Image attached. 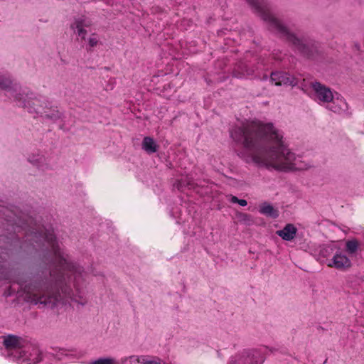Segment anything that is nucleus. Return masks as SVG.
<instances>
[{
	"label": "nucleus",
	"instance_id": "2eb2a0df",
	"mask_svg": "<svg viewBox=\"0 0 364 364\" xmlns=\"http://www.w3.org/2000/svg\"><path fill=\"white\" fill-rule=\"evenodd\" d=\"M346 251L349 256H353L356 254L358 250V242L355 240H348L346 243Z\"/></svg>",
	"mask_w": 364,
	"mask_h": 364
},
{
	"label": "nucleus",
	"instance_id": "6e6552de",
	"mask_svg": "<svg viewBox=\"0 0 364 364\" xmlns=\"http://www.w3.org/2000/svg\"><path fill=\"white\" fill-rule=\"evenodd\" d=\"M348 104L341 95L335 92L333 100L327 105L326 108L336 113H343L348 110Z\"/></svg>",
	"mask_w": 364,
	"mask_h": 364
},
{
	"label": "nucleus",
	"instance_id": "423d86ee",
	"mask_svg": "<svg viewBox=\"0 0 364 364\" xmlns=\"http://www.w3.org/2000/svg\"><path fill=\"white\" fill-rule=\"evenodd\" d=\"M327 266L338 270H347L352 266L351 259L341 250H337L331 259L327 262Z\"/></svg>",
	"mask_w": 364,
	"mask_h": 364
},
{
	"label": "nucleus",
	"instance_id": "aec40b11",
	"mask_svg": "<svg viewBox=\"0 0 364 364\" xmlns=\"http://www.w3.org/2000/svg\"><path fill=\"white\" fill-rule=\"evenodd\" d=\"M240 220L245 224H250L252 222L251 216L246 213L240 214Z\"/></svg>",
	"mask_w": 364,
	"mask_h": 364
},
{
	"label": "nucleus",
	"instance_id": "0eeeda50",
	"mask_svg": "<svg viewBox=\"0 0 364 364\" xmlns=\"http://www.w3.org/2000/svg\"><path fill=\"white\" fill-rule=\"evenodd\" d=\"M271 80L275 85L294 86L297 84V80L294 77L288 73L282 72L272 73L271 75Z\"/></svg>",
	"mask_w": 364,
	"mask_h": 364
},
{
	"label": "nucleus",
	"instance_id": "f03ea898",
	"mask_svg": "<svg viewBox=\"0 0 364 364\" xmlns=\"http://www.w3.org/2000/svg\"><path fill=\"white\" fill-rule=\"evenodd\" d=\"M265 356L260 349H243L232 355L228 364H262Z\"/></svg>",
	"mask_w": 364,
	"mask_h": 364
},
{
	"label": "nucleus",
	"instance_id": "5701e85b",
	"mask_svg": "<svg viewBox=\"0 0 364 364\" xmlns=\"http://www.w3.org/2000/svg\"><path fill=\"white\" fill-rule=\"evenodd\" d=\"M294 44H298V45H299V43H300V40H299V39L296 38V39H295V41L294 42Z\"/></svg>",
	"mask_w": 364,
	"mask_h": 364
},
{
	"label": "nucleus",
	"instance_id": "9d476101",
	"mask_svg": "<svg viewBox=\"0 0 364 364\" xmlns=\"http://www.w3.org/2000/svg\"><path fill=\"white\" fill-rule=\"evenodd\" d=\"M297 232V228L294 225L289 223L287 224L282 230H277L276 234L282 237L284 240L291 241L293 240Z\"/></svg>",
	"mask_w": 364,
	"mask_h": 364
},
{
	"label": "nucleus",
	"instance_id": "ddd939ff",
	"mask_svg": "<svg viewBox=\"0 0 364 364\" xmlns=\"http://www.w3.org/2000/svg\"><path fill=\"white\" fill-rule=\"evenodd\" d=\"M142 149L148 154L155 153L158 149V145L153 138L144 137L142 141Z\"/></svg>",
	"mask_w": 364,
	"mask_h": 364
},
{
	"label": "nucleus",
	"instance_id": "f8f14e48",
	"mask_svg": "<svg viewBox=\"0 0 364 364\" xmlns=\"http://www.w3.org/2000/svg\"><path fill=\"white\" fill-rule=\"evenodd\" d=\"M259 211L261 214L273 218H276L279 215L278 210L267 202L263 203L259 205Z\"/></svg>",
	"mask_w": 364,
	"mask_h": 364
},
{
	"label": "nucleus",
	"instance_id": "dca6fc26",
	"mask_svg": "<svg viewBox=\"0 0 364 364\" xmlns=\"http://www.w3.org/2000/svg\"><path fill=\"white\" fill-rule=\"evenodd\" d=\"M88 364H119L117 359L112 357H102L90 361Z\"/></svg>",
	"mask_w": 364,
	"mask_h": 364
},
{
	"label": "nucleus",
	"instance_id": "f3484780",
	"mask_svg": "<svg viewBox=\"0 0 364 364\" xmlns=\"http://www.w3.org/2000/svg\"><path fill=\"white\" fill-rule=\"evenodd\" d=\"M11 80L5 76H0V89L1 90H9L11 87Z\"/></svg>",
	"mask_w": 364,
	"mask_h": 364
},
{
	"label": "nucleus",
	"instance_id": "a211bd4d",
	"mask_svg": "<svg viewBox=\"0 0 364 364\" xmlns=\"http://www.w3.org/2000/svg\"><path fill=\"white\" fill-rule=\"evenodd\" d=\"M41 360V353L38 349H33L31 357L28 358L30 364L38 363Z\"/></svg>",
	"mask_w": 364,
	"mask_h": 364
},
{
	"label": "nucleus",
	"instance_id": "1a4fd4ad",
	"mask_svg": "<svg viewBox=\"0 0 364 364\" xmlns=\"http://www.w3.org/2000/svg\"><path fill=\"white\" fill-rule=\"evenodd\" d=\"M28 301L34 304H55L57 302L56 296H50L48 295H39L37 292H32L26 296Z\"/></svg>",
	"mask_w": 364,
	"mask_h": 364
},
{
	"label": "nucleus",
	"instance_id": "9b49d317",
	"mask_svg": "<svg viewBox=\"0 0 364 364\" xmlns=\"http://www.w3.org/2000/svg\"><path fill=\"white\" fill-rule=\"evenodd\" d=\"M25 341L16 336L9 335L4 338V344L8 349L21 348L24 346Z\"/></svg>",
	"mask_w": 364,
	"mask_h": 364
},
{
	"label": "nucleus",
	"instance_id": "39448f33",
	"mask_svg": "<svg viewBox=\"0 0 364 364\" xmlns=\"http://www.w3.org/2000/svg\"><path fill=\"white\" fill-rule=\"evenodd\" d=\"M90 26L91 21L87 16H80L74 18L70 27L78 40L85 41L87 34L86 28Z\"/></svg>",
	"mask_w": 364,
	"mask_h": 364
},
{
	"label": "nucleus",
	"instance_id": "b1692460",
	"mask_svg": "<svg viewBox=\"0 0 364 364\" xmlns=\"http://www.w3.org/2000/svg\"><path fill=\"white\" fill-rule=\"evenodd\" d=\"M43 157H40V161H43Z\"/></svg>",
	"mask_w": 364,
	"mask_h": 364
},
{
	"label": "nucleus",
	"instance_id": "20e7f679",
	"mask_svg": "<svg viewBox=\"0 0 364 364\" xmlns=\"http://www.w3.org/2000/svg\"><path fill=\"white\" fill-rule=\"evenodd\" d=\"M311 95L312 98L318 104L327 107V105L333 100V94L331 89L321 85L318 82L311 84Z\"/></svg>",
	"mask_w": 364,
	"mask_h": 364
},
{
	"label": "nucleus",
	"instance_id": "412c9836",
	"mask_svg": "<svg viewBox=\"0 0 364 364\" xmlns=\"http://www.w3.org/2000/svg\"><path fill=\"white\" fill-rule=\"evenodd\" d=\"M238 204L240 205L241 206H245L247 205V203L244 199H239Z\"/></svg>",
	"mask_w": 364,
	"mask_h": 364
},
{
	"label": "nucleus",
	"instance_id": "4468645a",
	"mask_svg": "<svg viewBox=\"0 0 364 364\" xmlns=\"http://www.w3.org/2000/svg\"><path fill=\"white\" fill-rule=\"evenodd\" d=\"M143 355H133L127 356L121 360L122 364H143Z\"/></svg>",
	"mask_w": 364,
	"mask_h": 364
},
{
	"label": "nucleus",
	"instance_id": "7ed1b4c3",
	"mask_svg": "<svg viewBox=\"0 0 364 364\" xmlns=\"http://www.w3.org/2000/svg\"><path fill=\"white\" fill-rule=\"evenodd\" d=\"M25 107L32 108L36 113L48 118H55L58 117V112L55 107H53L47 101H41L39 99L34 98L31 101H28L23 105Z\"/></svg>",
	"mask_w": 364,
	"mask_h": 364
},
{
	"label": "nucleus",
	"instance_id": "4be33fe9",
	"mask_svg": "<svg viewBox=\"0 0 364 364\" xmlns=\"http://www.w3.org/2000/svg\"><path fill=\"white\" fill-rule=\"evenodd\" d=\"M231 201L235 203H238L239 199L236 196H232Z\"/></svg>",
	"mask_w": 364,
	"mask_h": 364
},
{
	"label": "nucleus",
	"instance_id": "6ab92c4d",
	"mask_svg": "<svg viewBox=\"0 0 364 364\" xmlns=\"http://www.w3.org/2000/svg\"><path fill=\"white\" fill-rule=\"evenodd\" d=\"M86 41L90 47H95L98 44L100 38L97 34L92 33Z\"/></svg>",
	"mask_w": 364,
	"mask_h": 364
},
{
	"label": "nucleus",
	"instance_id": "f257e3e1",
	"mask_svg": "<svg viewBox=\"0 0 364 364\" xmlns=\"http://www.w3.org/2000/svg\"><path fill=\"white\" fill-rule=\"evenodd\" d=\"M231 136L242 141L251 153L246 159L261 166L279 171L303 170L309 168L299 156L287 148L281 132L270 123L252 121L242 129H235Z\"/></svg>",
	"mask_w": 364,
	"mask_h": 364
}]
</instances>
